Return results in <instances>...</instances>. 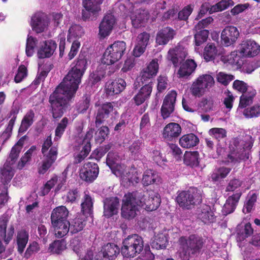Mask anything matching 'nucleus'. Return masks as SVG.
Masks as SVG:
<instances>
[{"label":"nucleus","instance_id":"nucleus-1","mask_svg":"<svg viewBox=\"0 0 260 260\" xmlns=\"http://www.w3.org/2000/svg\"><path fill=\"white\" fill-rule=\"evenodd\" d=\"M61 86L59 85L49 98L50 111L55 119H58L63 116L70 106V103L74 100L75 96V94Z\"/></svg>","mask_w":260,"mask_h":260},{"label":"nucleus","instance_id":"nucleus-2","mask_svg":"<svg viewBox=\"0 0 260 260\" xmlns=\"http://www.w3.org/2000/svg\"><path fill=\"white\" fill-rule=\"evenodd\" d=\"M69 211L64 206H59L53 209L51 213V226L56 237L62 238L67 231Z\"/></svg>","mask_w":260,"mask_h":260},{"label":"nucleus","instance_id":"nucleus-3","mask_svg":"<svg viewBox=\"0 0 260 260\" xmlns=\"http://www.w3.org/2000/svg\"><path fill=\"white\" fill-rule=\"evenodd\" d=\"M144 249V241L138 234L128 235L122 241L121 253L123 257H134L140 254Z\"/></svg>","mask_w":260,"mask_h":260},{"label":"nucleus","instance_id":"nucleus-4","mask_svg":"<svg viewBox=\"0 0 260 260\" xmlns=\"http://www.w3.org/2000/svg\"><path fill=\"white\" fill-rule=\"evenodd\" d=\"M52 144L51 136L50 135L44 141L42 147L41 151L44 155V158L42 161V166L39 168L38 172L40 174H45L51 168L57 158L58 154L57 146H52L47 153L48 149Z\"/></svg>","mask_w":260,"mask_h":260},{"label":"nucleus","instance_id":"nucleus-5","mask_svg":"<svg viewBox=\"0 0 260 260\" xmlns=\"http://www.w3.org/2000/svg\"><path fill=\"white\" fill-rule=\"evenodd\" d=\"M126 43L118 41L110 45L105 50L101 61L104 64L111 65L120 60L125 53Z\"/></svg>","mask_w":260,"mask_h":260},{"label":"nucleus","instance_id":"nucleus-6","mask_svg":"<svg viewBox=\"0 0 260 260\" xmlns=\"http://www.w3.org/2000/svg\"><path fill=\"white\" fill-rule=\"evenodd\" d=\"M176 201L179 206L184 209H190L195 204L202 201L201 194L197 188H190L187 190L178 191Z\"/></svg>","mask_w":260,"mask_h":260},{"label":"nucleus","instance_id":"nucleus-7","mask_svg":"<svg viewBox=\"0 0 260 260\" xmlns=\"http://www.w3.org/2000/svg\"><path fill=\"white\" fill-rule=\"evenodd\" d=\"M158 70V63L157 59H153L141 72L140 77L137 78L133 84V88L135 90L139 89L140 84H150L152 85L154 81V77Z\"/></svg>","mask_w":260,"mask_h":260},{"label":"nucleus","instance_id":"nucleus-8","mask_svg":"<svg viewBox=\"0 0 260 260\" xmlns=\"http://www.w3.org/2000/svg\"><path fill=\"white\" fill-rule=\"evenodd\" d=\"M104 0H82L83 9L80 19L84 22L96 20L101 11V5Z\"/></svg>","mask_w":260,"mask_h":260},{"label":"nucleus","instance_id":"nucleus-9","mask_svg":"<svg viewBox=\"0 0 260 260\" xmlns=\"http://www.w3.org/2000/svg\"><path fill=\"white\" fill-rule=\"evenodd\" d=\"M183 246L185 255L195 254L200 253L206 240L197 235H191L188 240L183 237L180 238Z\"/></svg>","mask_w":260,"mask_h":260},{"label":"nucleus","instance_id":"nucleus-10","mask_svg":"<svg viewBox=\"0 0 260 260\" xmlns=\"http://www.w3.org/2000/svg\"><path fill=\"white\" fill-rule=\"evenodd\" d=\"M84 74L72 68L59 85L76 94Z\"/></svg>","mask_w":260,"mask_h":260},{"label":"nucleus","instance_id":"nucleus-11","mask_svg":"<svg viewBox=\"0 0 260 260\" xmlns=\"http://www.w3.org/2000/svg\"><path fill=\"white\" fill-rule=\"evenodd\" d=\"M121 250L114 243H108L102 246L98 252L94 253V260H115L119 254Z\"/></svg>","mask_w":260,"mask_h":260},{"label":"nucleus","instance_id":"nucleus-12","mask_svg":"<svg viewBox=\"0 0 260 260\" xmlns=\"http://www.w3.org/2000/svg\"><path fill=\"white\" fill-rule=\"evenodd\" d=\"M106 72L102 67H98L96 69L90 74L88 78L82 86L86 92H94L100 86L101 81L105 79Z\"/></svg>","mask_w":260,"mask_h":260},{"label":"nucleus","instance_id":"nucleus-13","mask_svg":"<svg viewBox=\"0 0 260 260\" xmlns=\"http://www.w3.org/2000/svg\"><path fill=\"white\" fill-rule=\"evenodd\" d=\"M191 38V36L184 38L175 48L171 49L168 51V58L172 62L174 67H178L185 58L187 52L185 47L183 46V43L185 41H189Z\"/></svg>","mask_w":260,"mask_h":260},{"label":"nucleus","instance_id":"nucleus-14","mask_svg":"<svg viewBox=\"0 0 260 260\" xmlns=\"http://www.w3.org/2000/svg\"><path fill=\"white\" fill-rule=\"evenodd\" d=\"M214 83V79L211 75L205 74L200 76L192 84L191 93L194 96L200 97L204 94L205 89L211 87Z\"/></svg>","mask_w":260,"mask_h":260},{"label":"nucleus","instance_id":"nucleus-15","mask_svg":"<svg viewBox=\"0 0 260 260\" xmlns=\"http://www.w3.org/2000/svg\"><path fill=\"white\" fill-rule=\"evenodd\" d=\"M99 173V168L98 164L88 162L84 165L83 168L80 173V177L87 183H92L98 177Z\"/></svg>","mask_w":260,"mask_h":260},{"label":"nucleus","instance_id":"nucleus-16","mask_svg":"<svg viewBox=\"0 0 260 260\" xmlns=\"http://www.w3.org/2000/svg\"><path fill=\"white\" fill-rule=\"evenodd\" d=\"M238 28L233 25H228L222 30L221 33V43L225 46L234 44L239 37Z\"/></svg>","mask_w":260,"mask_h":260},{"label":"nucleus","instance_id":"nucleus-17","mask_svg":"<svg viewBox=\"0 0 260 260\" xmlns=\"http://www.w3.org/2000/svg\"><path fill=\"white\" fill-rule=\"evenodd\" d=\"M176 96L177 93L175 90H171L165 96L161 108V116L164 119L168 118L174 111Z\"/></svg>","mask_w":260,"mask_h":260},{"label":"nucleus","instance_id":"nucleus-18","mask_svg":"<svg viewBox=\"0 0 260 260\" xmlns=\"http://www.w3.org/2000/svg\"><path fill=\"white\" fill-rule=\"evenodd\" d=\"M259 50L260 46L254 41L247 40L242 42L238 51L241 55L250 57L256 55Z\"/></svg>","mask_w":260,"mask_h":260},{"label":"nucleus","instance_id":"nucleus-19","mask_svg":"<svg viewBox=\"0 0 260 260\" xmlns=\"http://www.w3.org/2000/svg\"><path fill=\"white\" fill-rule=\"evenodd\" d=\"M104 216L110 218L117 214L119 207V199L117 197L106 198L103 200Z\"/></svg>","mask_w":260,"mask_h":260},{"label":"nucleus","instance_id":"nucleus-20","mask_svg":"<svg viewBox=\"0 0 260 260\" xmlns=\"http://www.w3.org/2000/svg\"><path fill=\"white\" fill-rule=\"evenodd\" d=\"M115 23L116 19L113 15H105L99 25V35L103 38L109 36Z\"/></svg>","mask_w":260,"mask_h":260},{"label":"nucleus","instance_id":"nucleus-21","mask_svg":"<svg viewBox=\"0 0 260 260\" xmlns=\"http://www.w3.org/2000/svg\"><path fill=\"white\" fill-rule=\"evenodd\" d=\"M57 48V44L55 41L49 40L40 43L38 50L37 55L39 58L43 59L50 57Z\"/></svg>","mask_w":260,"mask_h":260},{"label":"nucleus","instance_id":"nucleus-22","mask_svg":"<svg viewBox=\"0 0 260 260\" xmlns=\"http://www.w3.org/2000/svg\"><path fill=\"white\" fill-rule=\"evenodd\" d=\"M113 104L110 102H106L99 106L95 117L96 127H99L104 123L106 119L109 117L110 114L113 111Z\"/></svg>","mask_w":260,"mask_h":260},{"label":"nucleus","instance_id":"nucleus-23","mask_svg":"<svg viewBox=\"0 0 260 260\" xmlns=\"http://www.w3.org/2000/svg\"><path fill=\"white\" fill-rule=\"evenodd\" d=\"M139 88L138 93L132 100L137 106H140L148 100L152 92V85L140 84Z\"/></svg>","mask_w":260,"mask_h":260},{"label":"nucleus","instance_id":"nucleus-24","mask_svg":"<svg viewBox=\"0 0 260 260\" xmlns=\"http://www.w3.org/2000/svg\"><path fill=\"white\" fill-rule=\"evenodd\" d=\"M176 35V31L172 28L168 26L164 27L156 34V43L158 45H166L174 38Z\"/></svg>","mask_w":260,"mask_h":260},{"label":"nucleus","instance_id":"nucleus-25","mask_svg":"<svg viewBox=\"0 0 260 260\" xmlns=\"http://www.w3.org/2000/svg\"><path fill=\"white\" fill-rule=\"evenodd\" d=\"M126 83L124 80L118 78L106 83L105 90L108 96H112L121 92L126 87Z\"/></svg>","mask_w":260,"mask_h":260},{"label":"nucleus","instance_id":"nucleus-26","mask_svg":"<svg viewBox=\"0 0 260 260\" xmlns=\"http://www.w3.org/2000/svg\"><path fill=\"white\" fill-rule=\"evenodd\" d=\"M138 211L137 206L124 196L121 208V216L126 219H132L136 216Z\"/></svg>","mask_w":260,"mask_h":260},{"label":"nucleus","instance_id":"nucleus-27","mask_svg":"<svg viewBox=\"0 0 260 260\" xmlns=\"http://www.w3.org/2000/svg\"><path fill=\"white\" fill-rule=\"evenodd\" d=\"M241 194V192H237L228 197L222 210L223 215H227L235 211Z\"/></svg>","mask_w":260,"mask_h":260},{"label":"nucleus","instance_id":"nucleus-28","mask_svg":"<svg viewBox=\"0 0 260 260\" xmlns=\"http://www.w3.org/2000/svg\"><path fill=\"white\" fill-rule=\"evenodd\" d=\"M86 224V221L82 217H76L71 221H69L67 224V231L64 234V236L69 232L72 234L78 233L83 230Z\"/></svg>","mask_w":260,"mask_h":260},{"label":"nucleus","instance_id":"nucleus-29","mask_svg":"<svg viewBox=\"0 0 260 260\" xmlns=\"http://www.w3.org/2000/svg\"><path fill=\"white\" fill-rule=\"evenodd\" d=\"M72 64H75L72 68L84 74L88 66V53L81 50Z\"/></svg>","mask_w":260,"mask_h":260},{"label":"nucleus","instance_id":"nucleus-30","mask_svg":"<svg viewBox=\"0 0 260 260\" xmlns=\"http://www.w3.org/2000/svg\"><path fill=\"white\" fill-rule=\"evenodd\" d=\"M181 132L180 125L177 123H170L167 124L163 131V136L169 140L178 137Z\"/></svg>","mask_w":260,"mask_h":260},{"label":"nucleus","instance_id":"nucleus-31","mask_svg":"<svg viewBox=\"0 0 260 260\" xmlns=\"http://www.w3.org/2000/svg\"><path fill=\"white\" fill-rule=\"evenodd\" d=\"M31 25L33 30L37 33H40L44 31L47 22L42 14L36 13L31 18Z\"/></svg>","mask_w":260,"mask_h":260},{"label":"nucleus","instance_id":"nucleus-32","mask_svg":"<svg viewBox=\"0 0 260 260\" xmlns=\"http://www.w3.org/2000/svg\"><path fill=\"white\" fill-rule=\"evenodd\" d=\"M237 238L242 241L253 234V229L250 222L239 224L236 228Z\"/></svg>","mask_w":260,"mask_h":260},{"label":"nucleus","instance_id":"nucleus-33","mask_svg":"<svg viewBox=\"0 0 260 260\" xmlns=\"http://www.w3.org/2000/svg\"><path fill=\"white\" fill-rule=\"evenodd\" d=\"M148 192L145 193L143 191H133L129 192L125 196L129 199L132 203L136 206L143 207L145 206Z\"/></svg>","mask_w":260,"mask_h":260},{"label":"nucleus","instance_id":"nucleus-34","mask_svg":"<svg viewBox=\"0 0 260 260\" xmlns=\"http://www.w3.org/2000/svg\"><path fill=\"white\" fill-rule=\"evenodd\" d=\"M198 217L204 224H209L216 221V216L209 206L205 205L198 214Z\"/></svg>","mask_w":260,"mask_h":260},{"label":"nucleus","instance_id":"nucleus-35","mask_svg":"<svg viewBox=\"0 0 260 260\" xmlns=\"http://www.w3.org/2000/svg\"><path fill=\"white\" fill-rule=\"evenodd\" d=\"M196 67L197 64L193 59H187L181 65L178 74L180 77H187L194 71Z\"/></svg>","mask_w":260,"mask_h":260},{"label":"nucleus","instance_id":"nucleus-36","mask_svg":"<svg viewBox=\"0 0 260 260\" xmlns=\"http://www.w3.org/2000/svg\"><path fill=\"white\" fill-rule=\"evenodd\" d=\"M199 143V138L193 133L182 136L179 139V144L185 148H193Z\"/></svg>","mask_w":260,"mask_h":260},{"label":"nucleus","instance_id":"nucleus-37","mask_svg":"<svg viewBox=\"0 0 260 260\" xmlns=\"http://www.w3.org/2000/svg\"><path fill=\"white\" fill-rule=\"evenodd\" d=\"M12 166L7 165L5 164L1 170V180L2 184L0 186H6L7 188L10 185H9L12 178L14 176L13 170Z\"/></svg>","mask_w":260,"mask_h":260},{"label":"nucleus","instance_id":"nucleus-38","mask_svg":"<svg viewBox=\"0 0 260 260\" xmlns=\"http://www.w3.org/2000/svg\"><path fill=\"white\" fill-rule=\"evenodd\" d=\"M91 95L90 93L83 94L78 102L75 106V109L79 114H84L87 112L90 106Z\"/></svg>","mask_w":260,"mask_h":260},{"label":"nucleus","instance_id":"nucleus-39","mask_svg":"<svg viewBox=\"0 0 260 260\" xmlns=\"http://www.w3.org/2000/svg\"><path fill=\"white\" fill-rule=\"evenodd\" d=\"M160 198L158 193L154 192L147 194L145 208L147 211H154L156 210L160 204Z\"/></svg>","mask_w":260,"mask_h":260},{"label":"nucleus","instance_id":"nucleus-40","mask_svg":"<svg viewBox=\"0 0 260 260\" xmlns=\"http://www.w3.org/2000/svg\"><path fill=\"white\" fill-rule=\"evenodd\" d=\"M169 241V235L167 233H158L151 242L153 249H164L167 247Z\"/></svg>","mask_w":260,"mask_h":260},{"label":"nucleus","instance_id":"nucleus-41","mask_svg":"<svg viewBox=\"0 0 260 260\" xmlns=\"http://www.w3.org/2000/svg\"><path fill=\"white\" fill-rule=\"evenodd\" d=\"M184 164L190 168H196L199 165V154L197 151H186L183 156Z\"/></svg>","mask_w":260,"mask_h":260},{"label":"nucleus","instance_id":"nucleus-42","mask_svg":"<svg viewBox=\"0 0 260 260\" xmlns=\"http://www.w3.org/2000/svg\"><path fill=\"white\" fill-rule=\"evenodd\" d=\"M256 90L253 88H250L248 92L243 93L240 97V102L238 110L246 108L253 102V98L256 95Z\"/></svg>","mask_w":260,"mask_h":260},{"label":"nucleus","instance_id":"nucleus-43","mask_svg":"<svg viewBox=\"0 0 260 260\" xmlns=\"http://www.w3.org/2000/svg\"><path fill=\"white\" fill-rule=\"evenodd\" d=\"M159 181V177L157 173L152 170L146 171L143 175L142 183L145 186L156 183Z\"/></svg>","mask_w":260,"mask_h":260},{"label":"nucleus","instance_id":"nucleus-44","mask_svg":"<svg viewBox=\"0 0 260 260\" xmlns=\"http://www.w3.org/2000/svg\"><path fill=\"white\" fill-rule=\"evenodd\" d=\"M29 233L25 230L22 229L18 231L17 235V244L18 251L21 254L28 242Z\"/></svg>","mask_w":260,"mask_h":260},{"label":"nucleus","instance_id":"nucleus-45","mask_svg":"<svg viewBox=\"0 0 260 260\" xmlns=\"http://www.w3.org/2000/svg\"><path fill=\"white\" fill-rule=\"evenodd\" d=\"M35 113L32 110H30L26 113L23 118L20 126L18 130L19 134H23L32 124Z\"/></svg>","mask_w":260,"mask_h":260},{"label":"nucleus","instance_id":"nucleus-46","mask_svg":"<svg viewBox=\"0 0 260 260\" xmlns=\"http://www.w3.org/2000/svg\"><path fill=\"white\" fill-rule=\"evenodd\" d=\"M257 197V194L255 193H253L251 195H248L242 209V212L244 214L249 213L254 209Z\"/></svg>","mask_w":260,"mask_h":260},{"label":"nucleus","instance_id":"nucleus-47","mask_svg":"<svg viewBox=\"0 0 260 260\" xmlns=\"http://www.w3.org/2000/svg\"><path fill=\"white\" fill-rule=\"evenodd\" d=\"M217 55V49L214 44H208L204 48L203 56L207 62L214 60Z\"/></svg>","mask_w":260,"mask_h":260},{"label":"nucleus","instance_id":"nucleus-48","mask_svg":"<svg viewBox=\"0 0 260 260\" xmlns=\"http://www.w3.org/2000/svg\"><path fill=\"white\" fill-rule=\"evenodd\" d=\"M67 243L64 239L55 240L51 243L49 250L53 253L60 254L66 248Z\"/></svg>","mask_w":260,"mask_h":260},{"label":"nucleus","instance_id":"nucleus-49","mask_svg":"<svg viewBox=\"0 0 260 260\" xmlns=\"http://www.w3.org/2000/svg\"><path fill=\"white\" fill-rule=\"evenodd\" d=\"M81 211L85 216H90L92 214L93 203L90 196L85 194L84 201L81 205Z\"/></svg>","mask_w":260,"mask_h":260},{"label":"nucleus","instance_id":"nucleus-50","mask_svg":"<svg viewBox=\"0 0 260 260\" xmlns=\"http://www.w3.org/2000/svg\"><path fill=\"white\" fill-rule=\"evenodd\" d=\"M69 123V119L64 117L59 122L55 129L54 141L58 140L62 136Z\"/></svg>","mask_w":260,"mask_h":260},{"label":"nucleus","instance_id":"nucleus-51","mask_svg":"<svg viewBox=\"0 0 260 260\" xmlns=\"http://www.w3.org/2000/svg\"><path fill=\"white\" fill-rule=\"evenodd\" d=\"M195 30L196 31V33L194 35L195 46H200L207 40L209 32L207 29Z\"/></svg>","mask_w":260,"mask_h":260},{"label":"nucleus","instance_id":"nucleus-52","mask_svg":"<svg viewBox=\"0 0 260 260\" xmlns=\"http://www.w3.org/2000/svg\"><path fill=\"white\" fill-rule=\"evenodd\" d=\"M243 114L247 118L259 116L260 115V101L250 108L245 109Z\"/></svg>","mask_w":260,"mask_h":260},{"label":"nucleus","instance_id":"nucleus-53","mask_svg":"<svg viewBox=\"0 0 260 260\" xmlns=\"http://www.w3.org/2000/svg\"><path fill=\"white\" fill-rule=\"evenodd\" d=\"M38 40L36 38L28 35L26 40L25 53L28 57H31L34 53V49L37 46Z\"/></svg>","mask_w":260,"mask_h":260},{"label":"nucleus","instance_id":"nucleus-54","mask_svg":"<svg viewBox=\"0 0 260 260\" xmlns=\"http://www.w3.org/2000/svg\"><path fill=\"white\" fill-rule=\"evenodd\" d=\"M142 144V142L138 140L134 141L129 147L131 156L135 159L139 158V155H141V152Z\"/></svg>","mask_w":260,"mask_h":260},{"label":"nucleus","instance_id":"nucleus-55","mask_svg":"<svg viewBox=\"0 0 260 260\" xmlns=\"http://www.w3.org/2000/svg\"><path fill=\"white\" fill-rule=\"evenodd\" d=\"M21 150V148H18L16 145H14L12 148L9 156L7 158L6 161L5 163L6 164V166H12L15 163L19 156Z\"/></svg>","mask_w":260,"mask_h":260},{"label":"nucleus","instance_id":"nucleus-56","mask_svg":"<svg viewBox=\"0 0 260 260\" xmlns=\"http://www.w3.org/2000/svg\"><path fill=\"white\" fill-rule=\"evenodd\" d=\"M109 129L107 126H101L95 133V140L96 143H102L108 137Z\"/></svg>","mask_w":260,"mask_h":260},{"label":"nucleus","instance_id":"nucleus-57","mask_svg":"<svg viewBox=\"0 0 260 260\" xmlns=\"http://www.w3.org/2000/svg\"><path fill=\"white\" fill-rule=\"evenodd\" d=\"M115 146L113 143H109L100 148L95 150L92 153V155L93 156H95L96 159H100L106 153L109 151L111 149L113 148Z\"/></svg>","mask_w":260,"mask_h":260},{"label":"nucleus","instance_id":"nucleus-58","mask_svg":"<svg viewBox=\"0 0 260 260\" xmlns=\"http://www.w3.org/2000/svg\"><path fill=\"white\" fill-rule=\"evenodd\" d=\"M140 181L139 178L136 174L123 177L121 180V184L125 187L131 185H136Z\"/></svg>","mask_w":260,"mask_h":260},{"label":"nucleus","instance_id":"nucleus-59","mask_svg":"<svg viewBox=\"0 0 260 260\" xmlns=\"http://www.w3.org/2000/svg\"><path fill=\"white\" fill-rule=\"evenodd\" d=\"M233 87L234 89L242 93V94L246 93V92H248L250 88H253L251 86H248L244 81L239 80L234 81L233 84Z\"/></svg>","mask_w":260,"mask_h":260},{"label":"nucleus","instance_id":"nucleus-60","mask_svg":"<svg viewBox=\"0 0 260 260\" xmlns=\"http://www.w3.org/2000/svg\"><path fill=\"white\" fill-rule=\"evenodd\" d=\"M152 157L154 162L161 167H162L167 162V159L163 157L162 153L157 150H154L152 151Z\"/></svg>","mask_w":260,"mask_h":260},{"label":"nucleus","instance_id":"nucleus-61","mask_svg":"<svg viewBox=\"0 0 260 260\" xmlns=\"http://www.w3.org/2000/svg\"><path fill=\"white\" fill-rule=\"evenodd\" d=\"M119 156L118 153L113 151L109 152L106 158V164L108 167L118 166Z\"/></svg>","mask_w":260,"mask_h":260},{"label":"nucleus","instance_id":"nucleus-62","mask_svg":"<svg viewBox=\"0 0 260 260\" xmlns=\"http://www.w3.org/2000/svg\"><path fill=\"white\" fill-rule=\"evenodd\" d=\"M209 133L219 143L221 139H224L226 136L225 129L222 128H212L209 130Z\"/></svg>","mask_w":260,"mask_h":260},{"label":"nucleus","instance_id":"nucleus-63","mask_svg":"<svg viewBox=\"0 0 260 260\" xmlns=\"http://www.w3.org/2000/svg\"><path fill=\"white\" fill-rule=\"evenodd\" d=\"M19 110V105L17 103L14 102L11 107V109L10 110V113L7 115L8 118H10L12 117L10 120L9 121V123L14 125L17 118V115L18 114Z\"/></svg>","mask_w":260,"mask_h":260},{"label":"nucleus","instance_id":"nucleus-64","mask_svg":"<svg viewBox=\"0 0 260 260\" xmlns=\"http://www.w3.org/2000/svg\"><path fill=\"white\" fill-rule=\"evenodd\" d=\"M193 9L190 6H185L182 10L178 13L177 18L179 20L187 21L188 17L192 12Z\"/></svg>","mask_w":260,"mask_h":260}]
</instances>
